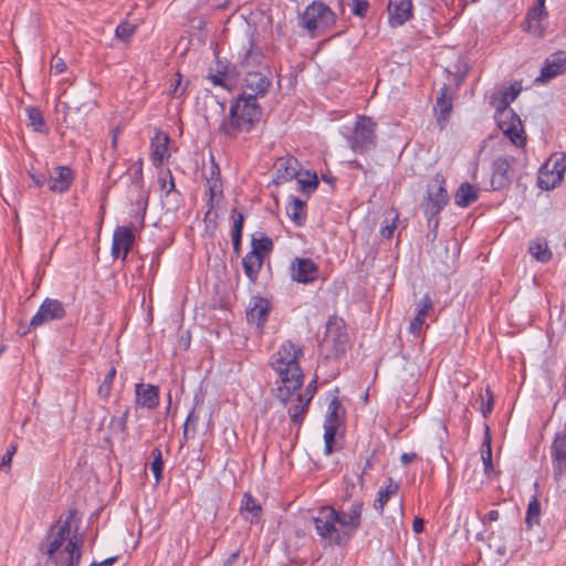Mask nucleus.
Returning a JSON list of instances; mask_svg holds the SVG:
<instances>
[{
	"mask_svg": "<svg viewBox=\"0 0 566 566\" xmlns=\"http://www.w3.org/2000/svg\"><path fill=\"white\" fill-rule=\"evenodd\" d=\"M364 503L355 500L347 510L322 506L312 516L316 535L323 546H346L361 526Z\"/></svg>",
	"mask_w": 566,
	"mask_h": 566,
	"instance_id": "1",
	"label": "nucleus"
},
{
	"mask_svg": "<svg viewBox=\"0 0 566 566\" xmlns=\"http://www.w3.org/2000/svg\"><path fill=\"white\" fill-rule=\"evenodd\" d=\"M74 511L60 518L48 532L40 545V551L46 556V563L55 566H78L82 556V536H71V523Z\"/></svg>",
	"mask_w": 566,
	"mask_h": 566,
	"instance_id": "2",
	"label": "nucleus"
},
{
	"mask_svg": "<svg viewBox=\"0 0 566 566\" xmlns=\"http://www.w3.org/2000/svg\"><path fill=\"white\" fill-rule=\"evenodd\" d=\"M262 116V108L258 102L237 97L230 105L229 114L218 128V132L228 139L244 138L254 129Z\"/></svg>",
	"mask_w": 566,
	"mask_h": 566,
	"instance_id": "3",
	"label": "nucleus"
},
{
	"mask_svg": "<svg viewBox=\"0 0 566 566\" xmlns=\"http://www.w3.org/2000/svg\"><path fill=\"white\" fill-rule=\"evenodd\" d=\"M302 349L291 340L284 342L271 358V366L279 375L285 391H295L303 385V373L298 358Z\"/></svg>",
	"mask_w": 566,
	"mask_h": 566,
	"instance_id": "4",
	"label": "nucleus"
},
{
	"mask_svg": "<svg viewBox=\"0 0 566 566\" xmlns=\"http://www.w3.org/2000/svg\"><path fill=\"white\" fill-rule=\"evenodd\" d=\"M335 23V13L328 6L321 1H313L301 14V25L306 29L312 36L331 29Z\"/></svg>",
	"mask_w": 566,
	"mask_h": 566,
	"instance_id": "5",
	"label": "nucleus"
},
{
	"mask_svg": "<svg viewBox=\"0 0 566 566\" xmlns=\"http://www.w3.org/2000/svg\"><path fill=\"white\" fill-rule=\"evenodd\" d=\"M376 123L367 116H357L353 133L347 137L355 153H365L376 146Z\"/></svg>",
	"mask_w": 566,
	"mask_h": 566,
	"instance_id": "6",
	"label": "nucleus"
},
{
	"mask_svg": "<svg viewBox=\"0 0 566 566\" xmlns=\"http://www.w3.org/2000/svg\"><path fill=\"white\" fill-rule=\"evenodd\" d=\"M449 202V195L446 189V180L442 175L437 174L428 184L427 198L423 202V211L428 217L429 223Z\"/></svg>",
	"mask_w": 566,
	"mask_h": 566,
	"instance_id": "7",
	"label": "nucleus"
},
{
	"mask_svg": "<svg viewBox=\"0 0 566 566\" xmlns=\"http://www.w3.org/2000/svg\"><path fill=\"white\" fill-rule=\"evenodd\" d=\"M566 171L565 154H555L542 166L538 175V186L544 190L554 189L564 178Z\"/></svg>",
	"mask_w": 566,
	"mask_h": 566,
	"instance_id": "8",
	"label": "nucleus"
},
{
	"mask_svg": "<svg viewBox=\"0 0 566 566\" xmlns=\"http://www.w3.org/2000/svg\"><path fill=\"white\" fill-rule=\"evenodd\" d=\"M270 85V78L263 73L253 70L245 71V75L241 83L242 92L238 97L258 102L259 97L266 94Z\"/></svg>",
	"mask_w": 566,
	"mask_h": 566,
	"instance_id": "9",
	"label": "nucleus"
},
{
	"mask_svg": "<svg viewBox=\"0 0 566 566\" xmlns=\"http://www.w3.org/2000/svg\"><path fill=\"white\" fill-rule=\"evenodd\" d=\"M65 315L66 311L63 303L59 300L48 297L42 302L38 312L31 318L29 331L35 329L52 321L62 319Z\"/></svg>",
	"mask_w": 566,
	"mask_h": 566,
	"instance_id": "10",
	"label": "nucleus"
},
{
	"mask_svg": "<svg viewBox=\"0 0 566 566\" xmlns=\"http://www.w3.org/2000/svg\"><path fill=\"white\" fill-rule=\"evenodd\" d=\"M280 391L281 396H283V389H280ZM293 392L294 391H286L287 397H282V400L286 403L287 413L291 418V421L296 427V432H298L307 413L312 397H305L301 392L294 395Z\"/></svg>",
	"mask_w": 566,
	"mask_h": 566,
	"instance_id": "11",
	"label": "nucleus"
},
{
	"mask_svg": "<svg viewBox=\"0 0 566 566\" xmlns=\"http://www.w3.org/2000/svg\"><path fill=\"white\" fill-rule=\"evenodd\" d=\"M554 479L559 481L566 474V429L558 431L551 448Z\"/></svg>",
	"mask_w": 566,
	"mask_h": 566,
	"instance_id": "12",
	"label": "nucleus"
},
{
	"mask_svg": "<svg viewBox=\"0 0 566 566\" xmlns=\"http://www.w3.org/2000/svg\"><path fill=\"white\" fill-rule=\"evenodd\" d=\"M290 271L292 280L303 284L313 283L319 273L318 265L307 258H295L291 263Z\"/></svg>",
	"mask_w": 566,
	"mask_h": 566,
	"instance_id": "13",
	"label": "nucleus"
},
{
	"mask_svg": "<svg viewBox=\"0 0 566 566\" xmlns=\"http://www.w3.org/2000/svg\"><path fill=\"white\" fill-rule=\"evenodd\" d=\"M135 235L133 229L126 226H119L114 230L112 242V255L114 259L122 258L126 260L127 254L133 248Z\"/></svg>",
	"mask_w": 566,
	"mask_h": 566,
	"instance_id": "14",
	"label": "nucleus"
},
{
	"mask_svg": "<svg viewBox=\"0 0 566 566\" xmlns=\"http://www.w3.org/2000/svg\"><path fill=\"white\" fill-rule=\"evenodd\" d=\"M513 157H499L492 165L491 185L494 190L507 187L513 179Z\"/></svg>",
	"mask_w": 566,
	"mask_h": 566,
	"instance_id": "15",
	"label": "nucleus"
},
{
	"mask_svg": "<svg viewBox=\"0 0 566 566\" xmlns=\"http://www.w3.org/2000/svg\"><path fill=\"white\" fill-rule=\"evenodd\" d=\"M387 11L389 25L401 27L413 15L412 0H389Z\"/></svg>",
	"mask_w": 566,
	"mask_h": 566,
	"instance_id": "16",
	"label": "nucleus"
},
{
	"mask_svg": "<svg viewBox=\"0 0 566 566\" xmlns=\"http://www.w3.org/2000/svg\"><path fill=\"white\" fill-rule=\"evenodd\" d=\"M325 340L331 342L336 353L345 350L349 337L343 319L332 318L326 325Z\"/></svg>",
	"mask_w": 566,
	"mask_h": 566,
	"instance_id": "17",
	"label": "nucleus"
},
{
	"mask_svg": "<svg viewBox=\"0 0 566 566\" xmlns=\"http://www.w3.org/2000/svg\"><path fill=\"white\" fill-rule=\"evenodd\" d=\"M263 53L256 44L253 34L248 38L247 46L239 53V64L244 71H252L253 67L259 66L263 62Z\"/></svg>",
	"mask_w": 566,
	"mask_h": 566,
	"instance_id": "18",
	"label": "nucleus"
},
{
	"mask_svg": "<svg viewBox=\"0 0 566 566\" xmlns=\"http://www.w3.org/2000/svg\"><path fill=\"white\" fill-rule=\"evenodd\" d=\"M566 71V52L559 51L546 59L536 81L546 83Z\"/></svg>",
	"mask_w": 566,
	"mask_h": 566,
	"instance_id": "19",
	"label": "nucleus"
},
{
	"mask_svg": "<svg viewBox=\"0 0 566 566\" xmlns=\"http://www.w3.org/2000/svg\"><path fill=\"white\" fill-rule=\"evenodd\" d=\"M135 403L146 409H156L159 406V390L150 384L135 385Z\"/></svg>",
	"mask_w": 566,
	"mask_h": 566,
	"instance_id": "20",
	"label": "nucleus"
},
{
	"mask_svg": "<svg viewBox=\"0 0 566 566\" xmlns=\"http://www.w3.org/2000/svg\"><path fill=\"white\" fill-rule=\"evenodd\" d=\"M74 180V172L67 166H57L49 177V189L53 192H66Z\"/></svg>",
	"mask_w": 566,
	"mask_h": 566,
	"instance_id": "21",
	"label": "nucleus"
},
{
	"mask_svg": "<svg viewBox=\"0 0 566 566\" xmlns=\"http://www.w3.org/2000/svg\"><path fill=\"white\" fill-rule=\"evenodd\" d=\"M271 304L266 298L253 297L252 305L247 312V319L250 324L261 329L268 321Z\"/></svg>",
	"mask_w": 566,
	"mask_h": 566,
	"instance_id": "22",
	"label": "nucleus"
},
{
	"mask_svg": "<svg viewBox=\"0 0 566 566\" xmlns=\"http://www.w3.org/2000/svg\"><path fill=\"white\" fill-rule=\"evenodd\" d=\"M433 303L428 294H426L417 304V313L413 319L410 322L409 332L418 337L420 336L422 328L426 324V319L432 312Z\"/></svg>",
	"mask_w": 566,
	"mask_h": 566,
	"instance_id": "23",
	"label": "nucleus"
},
{
	"mask_svg": "<svg viewBox=\"0 0 566 566\" xmlns=\"http://www.w3.org/2000/svg\"><path fill=\"white\" fill-rule=\"evenodd\" d=\"M301 164L293 156L282 157L276 163V182H285L300 175Z\"/></svg>",
	"mask_w": 566,
	"mask_h": 566,
	"instance_id": "24",
	"label": "nucleus"
},
{
	"mask_svg": "<svg viewBox=\"0 0 566 566\" xmlns=\"http://www.w3.org/2000/svg\"><path fill=\"white\" fill-rule=\"evenodd\" d=\"M169 137L166 134L157 133L151 139L150 158L156 167H159L169 157Z\"/></svg>",
	"mask_w": 566,
	"mask_h": 566,
	"instance_id": "25",
	"label": "nucleus"
},
{
	"mask_svg": "<svg viewBox=\"0 0 566 566\" xmlns=\"http://www.w3.org/2000/svg\"><path fill=\"white\" fill-rule=\"evenodd\" d=\"M546 8L533 7L526 15L527 31L534 35L543 36L546 30L544 21L547 19Z\"/></svg>",
	"mask_w": 566,
	"mask_h": 566,
	"instance_id": "26",
	"label": "nucleus"
},
{
	"mask_svg": "<svg viewBox=\"0 0 566 566\" xmlns=\"http://www.w3.org/2000/svg\"><path fill=\"white\" fill-rule=\"evenodd\" d=\"M240 513L245 521L253 524L260 521L262 507L250 493H244L241 501Z\"/></svg>",
	"mask_w": 566,
	"mask_h": 566,
	"instance_id": "27",
	"label": "nucleus"
},
{
	"mask_svg": "<svg viewBox=\"0 0 566 566\" xmlns=\"http://www.w3.org/2000/svg\"><path fill=\"white\" fill-rule=\"evenodd\" d=\"M511 123H502L501 127L503 133L510 138V140L517 147L524 146L526 138L524 136L523 126L521 119L511 114Z\"/></svg>",
	"mask_w": 566,
	"mask_h": 566,
	"instance_id": "28",
	"label": "nucleus"
},
{
	"mask_svg": "<svg viewBox=\"0 0 566 566\" xmlns=\"http://www.w3.org/2000/svg\"><path fill=\"white\" fill-rule=\"evenodd\" d=\"M398 484L394 482L391 478L387 479V484L384 488H380L377 492V499L374 502V509L379 513L382 514L384 509L387 504V502L397 494L398 492Z\"/></svg>",
	"mask_w": 566,
	"mask_h": 566,
	"instance_id": "29",
	"label": "nucleus"
},
{
	"mask_svg": "<svg viewBox=\"0 0 566 566\" xmlns=\"http://www.w3.org/2000/svg\"><path fill=\"white\" fill-rule=\"evenodd\" d=\"M262 263V254L255 251L248 252L247 255L243 258L242 265L244 269V273L251 281H254L256 279L261 270Z\"/></svg>",
	"mask_w": 566,
	"mask_h": 566,
	"instance_id": "30",
	"label": "nucleus"
},
{
	"mask_svg": "<svg viewBox=\"0 0 566 566\" xmlns=\"http://www.w3.org/2000/svg\"><path fill=\"white\" fill-rule=\"evenodd\" d=\"M479 189L468 182L462 184L455 196L454 202L459 207H468L478 200Z\"/></svg>",
	"mask_w": 566,
	"mask_h": 566,
	"instance_id": "31",
	"label": "nucleus"
},
{
	"mask_svg": "<svg viewBox=\"0 0 566 566\" xmlns=\"http://www.w3.org/2000/svg\"><path fill=\"white\" fill-rule=\"evenodd\" d=\"M286 213L296 226H302L306 219L305 202L298 198H292L286 206Z\"/></svg>",
	"mask_w": 566,
	"mask_h": 566,
	"instance_id": "32",
	"label": "nucleus"
},
{
	"mask_svg": "<svg viewBox=\"0 0 566 566\" xmlns=\"http://www.w3.org/2000/svg\"><path fill=\"white\" fill-rule=\"evenodd\" d=\"M530 253L539 262L547 263L553 254L545 240H536L528 248Z\"/></svg>",
	"mask_w": 566,
	"mask_h": 566,
	"instance_id": "33",
	"label": "nucleus"
},
{
	"mask_svg": "<svg viewBox=\"0 0 566 566\" xmlns=\"http://www.w3.org/2000/svg\"><path fill=\"white\" fill-rule=\"evenodd\" d=\"M296 179L300 185V189L306 195H310L317 189L318 178L316 172L306 170L304 174L300 172Z\"/></svg>",
	"mask_w": 566,
	"mask_h": 566,
	"instance_id": "34",
	"label": "nucleus"
},
{
	"mask_svg": "<svg viewBox=\"0 0 566 566\" xmlns=\"http://www.w3.org/2000/svg\"><path fill=\"white\" fill-rule=\"evenodd\" d=\"M25 112L28 115L29 125L33 128L34 132L44 133L48 130L44 117L38 107H27Z\"/></svg>",
	"mask_w": 566,
	"mask_h": 566,
	"instance_id": "35",
	"label": "nucleus"
},
{
	"mask_svg": "<svg viewBox=\"0 0 566 566\" xmlns=\"http://www.w3.org/2000/svg\"><path fill=\"white\" fill-rule=\"evenodd\" d=\"M448 87L444 85L441 88L440 96L437 98V108L439 111V120H447L452 111L451 96L447 95Z\"/></svg>",
	"mask_w": 566,
	"mask_h": 566,
	"instance_id": "36",
	"label": "nucleus"
},
{
	"mask_svg": "<svg viewBox=\"0 0 566 566\" xmlns=\"http://www.w3.org/2000/svg\"><path fill=\"white\" fill-rule=\"evenodd\" d=\"M541 504L536 497H533L527 505L525 524L528 530L539 524Z\"/></svg>",
	"mask_w": 566,
	"mask_h": 566,
	"instance_id": "37",
	"label": "nucleus"
},
{
	"mask_svg": "<svg viewBox=\"0 0 566 566\" xmlns=\"http://www.w3.org/2000/svg\"><path fill=\"white\" fill-rule=\"evenodd\" d=\"M115 376H116V368L112 367L108 370V373L105 375V377L97 390V394L102 399H104V400L108 399L112 388H113Z\"/></svg>",
	"mask_w": 566,
	"mask_h": 566,
	"instance_id": "38",
	"label": "nucleus"
},
{
	"mask_svg": "<svg viewBox=\"0 0 566 566\" xmlns=\"http://www.w3.org/2000/svg\"><path fill=\"white\" fill-rule=\"evenodd\" d=\"M339 411H340V402L337 398H333L328 403L324 424H336L337 427H339V420H340Z\"/></svg>",
	"mask_w": 566,
	"mask_h": 566,
	"instance_id": "39",
	"label": "nucleus"
},
{
	"mask_svg": "<svg viewBox=\"0 0 566 566\" xmlns=\"http://www.w3.org/2000/svg\"><path fill=\"white\" fill-rule=\"evenodd\" d=\"M252 250L251 251H255L258 253H261L262 252H270L272 251L273 249V242L272 240L264 235V234H261L260 238H252Z\"/></svg>",
	"mask_w": 566,
	"mask_h": 566,
	"instance_id": "40",
	"label": "nucleus"
},
{
	"mask_svg": "<svg viewBox=\"0 0 566 566\" xmlns=\"http://www.w3.org/2000/svg\"><path fill=\"white\" fill-rule=\"evenodd\" d=\"M153 462L150 464V470L151 472L154 473L155 475V480L156 482L158 483L161 478H163V469H164V463H163V460H161V451L159 449H154L153 450Z\"/></svg>",
	"mask_w": 566,
	"mask_h": 566,
	"instance_id": "41",
	"label": "nucleus"
},
{
	"mask_svg": "<svg viewBox=\"0 0 566 566\" xmlns=\"http://www.w3.org/2000/svg\"><path fill=\"white\" fill-rule=\"evenodd\" d=\"M337 429L338 427L336 424H324V442L326 454H331L333 452V443L335 441Z\"/></svg>",
	"mask_w": 566,
	"mask_h": 566,
	"instance_id": "42",
	"label": "nucleus"
},
{
	"mask_svg": "<svg viewBox=\"0 0 566 566\" xmlns=\"http://www.w3.org/2000/svg\"><path fill=\"white\" fill-rule=\"evenodd\" d=\"M161 190L168 195L175 190V181L170 170L161 171L158 178Z\"/></svg>",
	"mask_w": 566,
	"mask_h": 566,
	"instance_id": "43",
	"label": "nucleus"
},
{
	"mask_svg": "<svg viewBox=\"0 0 566 566\" xmlns=\"http://www.w3.org/2000/svg\"><path fill=\"white\" fill-rule=\"evenodd\" d=\"M136 27L129 22H123L116 27V36L123 41H128L135 33Z\"/></svg>",
	"mask_w": 566,
	"mask_h": 566,
	"instance_id": "44",
	"label": "nucleus"
},
{
	"mask_svg": "<svg viewBox=\"0 0 566 566\" xmlns=\"http://www.w3.org/2000/svg\"><path fill=\"white\" fill-rule=\"evenodd\" d=\"M231 219L233 220L232 235L242 237L244 214L233 209L231 211Z\"/></svg>",
	"mask_w": 566,
	"mask_h": 566,
	"instance_id": "45",
	"label": "nucleus"
},
{
	"mask_svg": "<svg viewBox=\"0 0 566 566\" xmlns=\"http://www.w3.org/2000/svg\"><path fill=\"white\" fill-rule=\"evenodd\" d=\"M485 395H486V401H484V397L481 396V407H480V410L483 415L484 418H486L493 410V407H494V396H493V392L490 390V388H486L485 389Z\"/></svg>",
	"mask_w": 566,
	"mask_h": 566,
	"instance_id": "46",
	"label": "nucleus"
},
{
	"mask_svg": "<svg viewBox=\"0 0 566 566\" xmlns=\"http://www.w3.org/2000/svg\"><path fill=\"white\" fill-rule=\"evenodd\" d=\"M398 219V213L394 212L390 218V222H388V218L386 219V224H382L380 228V234L385 239H390L397 228L396 220Z\"/></svg>",
	"mask_w": 566,
	"mask_h": 566,
	"instance_id": "47",
	"label": "nucleus"
},
{
	"mask_svg": "<svg viewBox=\"0 0 566 566\" xmlns=\"http://www.w3.org/2000/svg\"><path fill=\"white\" fill-rule=\"evenodd\" d=\"M482 461H483L484 472L486 474H490L493 471L492 448H491L490 440L486 441L485 449L482 450Z\"/></svg>",
	"mask_w": 566,
	"mask_h": 566,
	"instance_id": "48",
	"label": "nucleus"
},
{
	"mask_svg": "<svg viewBox=\"0 0 566 566\" xmlns=\"http://www.w3.org/2000/svg\"><path fill=\"white\" fill-rule=\"evenodd\" d=\"M369 3L367 0H352L353 14L364 18L368 11Z\"/></svg>",
	"mask_w": 566,
	"mask_h": 566,
	"instance_id": "49",
	"label": "nucleus"
},
{
	"mask_svg": "<svg viewBox=\"0 0 566 566\" xmlns=\"http://www.w3.org/2000/svg\"><path fill=\"white\" fill-rule=\"evenodd\" d=\"M171 86L170 95L177 98L181 97L187 88V84H182V77L179 73L176 74L175 83Z\"/></svg>",
	"mask_w": 566,
	"mask_h": 566,
	"instance_id": "50",
	"label": "nucleus"
},
{
	"mask_svg": "<svg viewBox=\"0 0 566 566\" xmlns=\"http://www.w3.org/2000/svg\"><path fill=\"white\" fill-rule=\"evenodd\" d=\"M51 70L55 75H59L66 70V63L62 57L53 56L51 61Z\"/></svg>",
	"mask_w": 566,
	"mask_h": 566,
	"instance_id": "51",
	"label": "nucleus"
},
{
	"mask_svg": "<svg viewBox=\"0 0 566 566\" xmlns=\"http://www.w3.org/2000/svg\"><path fill=\"white\" fill-rule=\"evenodd\" d=\"M128 411H125L120 417L113 418L112 423H116L118 430L124 433L127 429Z\"/></svg>",
	"mask_w": 566,
	"mask_h": 566,
	"instance_id": "52",
	"label": "nucleus"
},
{
	"mask_svg": "<svg viewBox=\"0 0 566 566\" xmlns=\"http://www.w3.org/2000/svg\"><path fill=\"white\" fill-rule=\"evenodd\" d=\"M15 452V447L11 446L10 449L3 454L1 462H0V470H3L4 468H9L13 458V454Z\"/></svg>",
	"mask_w": 566,
	"mask_h": 566,
	"instance_id": "53",
	"label": "nucleus"
},
{
	"mask_svg": "<svg viewBox=\"0 0 566 566\" xmlns=\"http://www.w3.org/2000/svg\"><path fill=\"white\" fill-rule=\"evenodd\" d=\"M520 93V88H515L514 86H511L507 91L503 93V103L505 105L512 103L516 96Z\"/></svg>",
	"mask_w": 566,
	"mask_h": 566,
	"instance_id": "54",
	"label": "nucleus"
},
{
	"mask_svg": "<svg viewBox=\"0 0 566 566\" xmlns=\"http://www.w3.org/2000/svg\"><path fill=\"white\" fill-rule=\"evenodd\" d=\"M30 177L36 187H43L45 185L49 186V177H46L44 174L33 172V174H30Z\"/></svg>",
	"mask_w": 566,
	"mask_h": 566,
	"instance_id": "55",
	"label": "nucleus"
},
{
	"mask_svg": "<svg viewBox=\"0 0 566 566\" xmlns=\"http://www.w3.org/2000/svg\"><path fill=\"white\" fill-rule=\"evenodd\" d=\"M192 415L190 413L185 422L184 426V439L188 440L190 431L195 432L196 424L192 421Z\"/></svg>",
	"mask_w": 566,
	"mask_h": 566,
	"instance_id": "56",
	"label": "nucleus"
},
{
	"mask_svg": "<svg viewBox=\"0 0 566 566\" xmlns=\"http://www.w3.org/2000/svg\"><path fill=\"white\" fill-rule=\"evenodd\" d=\"M500 518V512L497 510H491L486 515L483 516L482 523L488 524L495 522Z\"/></svg>",
	"mask_w": 566,
	"mask_h": 566,
	"instance_id": "57",
	"label": "nucleus"
},
{
	"mask_svg": "<svg viewBox=\"0 0 566 566\" xmlns=\"http://www.w3.org/2000/svg\"><path fill=\"white\" fill-rule=\"evenodd\" d=\"M424 521L420 517H415L412 522V530L416 534H420L423 532Z\"/></svg>",
	"mask_w": 566,
	"mask_h": 566,
	"instance_id": "58",
	"label": "nucleus"
},
{
	"mask_svg": "<svg viewBox=\"0 0 566 566\" xmlns=\"http://www.w3.org/2000/svg\"><path fill=\"white\" fill-rule=\"evenodd\" d=\"M116 560H117V557H108L99 563L94 562L90 566H113Z\"/></svg>",
	"mask_w": 566,
	"mask_h": 566,
	"instance_id": "59",
	"label": "nucleus"
},
{
	"mask_svg": "<svg viewBox=\"0 0 566 566\" xmlns=\"http://www.w3.org/2000/svg\"><path fill=\"white\" fill-rule=\"evenodd\" d=\"M239 551L232 553L223 563L222 566H233L239 558Z\"/></svg>",
	"mask_w": 566,
	"mask_h": 566,
	"instance_id": "60",
	"label": "nucleus"
},
{
	"mask_svg": "<svg viewBox=\"0 0 566 566\" xmlns=\"http://www.w3.org/2000/svg\"><path fill=\"white\" fill-rule=\"evenodd\" d=\"M415 458H416V453H403V454L401 455V458H400V459H401V462H402L403 464H408V463H410Z\"/></svg>",
	"mask_w": 566,
	"mask_h": 566,
	"instance_id": "61",
	"label": "nucleus"
},
{
	"mask_svg": "<svg viewBox=\"0 0 566 566\" xmlns=\"http://www.w3.org/2000/svg\"><path fill=\"white\" fill-rule=\"evenodd\" d=\"M241 238L242 237H235V235H232V244H233V249L238 252L240 250V245H241Z\"/></svg>",
	"mask_w": 566,
	"mask_h": 566,
	"instance_id": "62",
	"label": "nucleus"
},
{
	"mask_svg": "<svg viewBox=\"0 0 566 566\" xmlns=\"http://www.w3.org/2000/svg\"><path fill=\"white\" fill-rule=\"evenodd\" d=\"M211 81H212V83H213L214 85H220V86H222V85H223L222 77H221V76H219V75H213V76L211 77Z\"/></svg>",
	"mask_w": 566,
	"mask_h": 566,
	"instance_id": "63",
	"label": "nucleus"
},
{
	"mask_svg": "<svg viewBox=\"0 0 566 566\" xmlns=\"http://www.w3.org/2000/svg\"><path fill=\"white\" fill-rule=\"evenodd\" d=\"M545 1L546 0H537V7L545 8Z\"/></svg>",
	"mask_w": 566,
	"mask_h": 566,
	"instance_id": "64",
	"label": "nucleus"
}]
</instances>
